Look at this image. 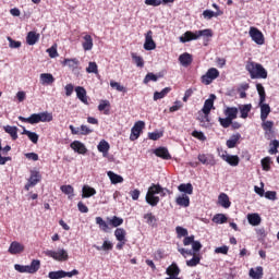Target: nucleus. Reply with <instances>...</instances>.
I'll use <instances>...</instances> for the list:
<instances>
[{"label":"nucleus","mask_w":279,"mask_h":279,"mask_svg":"<svg viewBox=\"0 0 279 279\" xmlns=\"http://www.w3.org/2000/svg\"><path fill=\"white\" fill-rule=\"evenodd\" d=\"M17 119L19 121H22V123H29L31 125H36V123H49L53 121V114L49 113L48 111H44L39 113H33L28 118L19 116Z\"/></svg>","instance_id":"nucleus-1"},{"label":"nucleus","mask_w":279,"mask_h":279,"mask_svg":"<svg viewBox=\"0 0 279 279\" xmlns=\"http://www.w3.org/2000/svg\"><path fill=\"white\" fill-rule=\"evenodd\" d=\"M256 90L259 95V108H260V121H267V117L271 113V107L269 105L265 104V99L267 95L265 94V87L263 84L257 83L256 84Z\"/></svg>","instance_id":"nucleus-2"},{"label":"nucleus","mask_w":279,"mask_h":279,"mask_svg":"<svg viewBox=\"0 0 279 279\" xmlns=\"http://www.w3.org/2000/svg\"><path fill=\"white\" fill-rule=\"evenodd\" d=\"M213 38V31L211 29H203V31H195L185 32L181 37H179L180 43H191V40H198V38Z\"/></svg>","instance_id":"nucleus-3"},{"label":"nucleus","mask_w":279,"mask_h":279,"mask_svg":"<svg viewBox=\"0 0 279 279\" xmlns=\"http://www.w3.org/2000/svg\"><path fill=\"white\" fill-rule=\"evenodd\" d=\"M245 69L250 73L251 80H267V70L260 63L248 62Z\"/></svg>","instance_id":"nucleus-4"},{"label":"nucleus","mask_w":279,"mask_h":279,"mask_svg":"<svg viewBox=\"0 0 279 279\" xmlns=\"http://www.w3.org/2000/svg\"><path fill=\"white\" fill-rule=\"evenodd\" d=\"M158 193H162V186L160 184H151L148 187V191L146 193V202L149 204V206H158L160 203V197L156 196Z\"/></svg>","instance_id":"nucleus-5"},{"label":"nucleus","mask_w":279,"mask_h":279,"mask_svg":"<svg viewBox=\"0 0 279 279\" xmlns=\"http://www.w3.org/2000/svg\"><path fill=\"white\" fill-rule=\"evenodd\" d=\"M15 271H19V274H36L38 269H40V260L39 259H33L31 265L23 266L21 264L14 265Z\"/></svg>","instance_id":"nucleus-6"},{"label":"nucleus","mask_w":279,"mask_h":279,"mask_svg":"<svg viewBox=\"0 0 279 279\" xmlns=\"http://www.w3.org/2000/svg\"><path fill=\"white\" fill-rule=\"evenodd\" d=\"M45 254L49 256V258H53V260H58L59 263H64L69 260V252L64 248H58L57 251L47 250Z\"/></svg>","instance_id":"nucleus-7"},{"label":"nucleus","mask_w":279,"mask_h":279,"mask_svg":"<svg viewBox=\"0 0 279 279\" xmlns=\"http://www.w3.org/2000/svg\"><path fill=\"white\" fill-rule=\"evenodd\" d=\"M248 36L256 45H265V35H263V32H260V29L251 26L248 31Z\"/></svg>","instance_id":"nucleus-8"},{"label":"nucleus","mask_w":279,"mask_h":279,"mask_svg":"<svg viewBox=\"0 0 279 279\" xmlns=\"http://www.w3.org/2000/svg\"><path fill=\"white\" fill-rule=\"evenodd\" d=\"M217 77H219V70H217V68H210L206 74L202 76V83L205 84V86H209Z\"/></svg>","instance_id":"nucleus-9"},{"label":"nucleus","mask_w":279,"mask_h":279,"mask_svg":"<svg viewBox=\"0 0 279 279\" xmlns=\"http://www.w3.org/2000/svg\"><path fill=\"white\" fill-rule=\"evenodd\" d=\"M145 130V121H137L131 129L130 141H137L138 136H141V132Z\"/></svg>","instance_id":"nucleus-10"},{"label":"nucleus","mask_w":279,"mask_h":279,"mask_svg":"<svg viewBox=\"0 0 279 279\" xmlns=\"http://www.w3.org/2000/svg\"><path fill=\"white\" fill-rule=\"evenodd\" d=\"M262 128L265 132V138L271 141L274 138V121L262 120Z\"/></svg>","instance_id":"nucleus-11"},{"label":"nucleus","mask_w":279,"mask_h":279,"mask_svg":"<svg viewBox=\"0 0 279 279\" xmlns=\"http://www.w3.org/2000/svg\"><path fill=\"white\" fill-rule=\"evenodd\" d=\"M145 51H154L156 49V41H154V32L148 31L145 35V43H144Z\"/></svg>","instance_id":"nucleus-12"},{"label":"nucleus","mask_w":279,"mask_h":279,"mask_svg":"<svg viewBox=\"0 0 279 279\" xmlns=\"http://www.w3.org/2000/svg\"><path fill=\"white\" fill-rule=\"evenodd\" d=\"M41 179H43V177L40 175V172L32 171L28 182L24 187L25 191H29V189H32V186H36V184H38V182H40Z\"/></svg>","instance_id":"nucleus-13"},{"label":"nucleus","mask_w":279,"mask_h":279,"mask_svg":"<svg viewBox=\"0 0 279 279\" xmlns=\"http://www.w3.org/2000/svg\"><path fill=\"white\" fill-rule=\"evenodd\" d=\"M8 252L13 256L16 254H23V252H25V245H23L21 242L13 241L11 242Z\"/></svg>","instance_id":"nucleus-14"},{"label":"nucleus","mask_w":279,"mask_h":279,"mask_svg":"<svg viewBox=\"0 0 279 279\" xmlns=\"http://www.w3.org/2000/svg\"><path fill=\"white\" fill-rule=\"evenodd\" d=\"M198 161L207 167H215L217 165V160H215L213 155L201 154L198 155Z\"/></svg>","instance_id":"nucleus-15"},{"label":"nucleus","mask_w":279,"mask_h":279,"mask_svg":"<svg viewBox=\"0 0 279 279\" xmlns=\"http://www.w3.org/2000/svg\"><path fill=\"white\" fill-rule=\"evenodd\" d=\"M215 99H217V96H215V94H211L209 98L205 100L202 108L203 114H210V110L215 108Z\"/></svg>","instance_id":"nucleus-16"},{"label":"nucleus","mask_w":279,"mask_h":279,"mask_svg":"<svg viewBox=\"0 0 279 279\" xmlns=\"http://www.w3.org/2000/svg\"><path fill=\"white\" fill-rule=\"evenodd\" d=\"M225 162H228L230 167H239V162H241V159L236 155H228V153H225L220 156Z\"/></svg>","instance_id":"nucleus-17"},{"label":"nucleus","mask_w":279,"mask_h":279,"mask_svg":"<svg viewBox=\"0 0 279 279\" xmlns=\"http://www.w3.org/2000/svg\"><path fill=\"white\" fill-rule=\"evenodd\" d=\"M11 150H12V146L10 145L1 147V141H0V165H5V162H10V160H12V157H2V156H8V153Z\"/></svg>","instance_id":"nucleus-18"},{"label":"nucleus","mask_w":279,"mask_h":279,"mask_svg":"<svg viewBox=\"0 0 279 279\" xmlns=\"http://www.w3.org/2000/svg\"><path fill=\"white\" fill-rule=\"evenodd\" d=\"M71 149H73L74 151H76V154H86V151H88V149L86 148V145H84V143L80 142V141H74L70 144Z\"/></svg>","instance_id":"nucleus-19"},{"label":"nucleus","mask_w":279,"mask_h":279,"mask_svg":"<svg viewBox=\"0 0 279 279\" xmlns=\"http://www.w3.org/2000/svg\"><path fill=\"white\" fill-rule=\"evenodd\" d=\"M39 81L43 86H49L53 84V82H56V78L51 73H41L39 76Z\"/></svg>","instance_id":"nucleus-20"},{"label":"nucleus","mask_w":279,"mask_h":279,"mask_svg":"<svg viewBox=\"0 0 279 279\" xmlns=\"http://www.w3.org/2000/svg\"><path fill=\"white\" fill-rule=\"evenodd\" d=\"M75 93H76L77 99H80L82 104L88 105V97L86 96V89L84 87L82 86L75 87Z\"/></svg>","instance_id":"nucleus-21"},{"label":"nucleus","mask_w":279,"mask_h":279,"mask_svg":"<svg viewBox=\"0 0 279 279\" xmlns=\"http://www.w3.org/2000/svg\"><path fill=\"white\" fill-rule=\"evenodd\" d=\"M218 204L222 208H230V206H232V203L230 202V197L226 193H221L218 196Z\"/></svg>","instance_id":"nucleus-22"},{"label":"nucleus","mask_w":279,"mask_h":279,"mask_svg":"<svg viewBox=\"0 0 279 279\" xmlns=\"http://www.w3.org/2000/svg\"><path fill=\"white\" fill-rule=\"evenodd\" d=\"M167 276H170V278H178L180 276V267H178V264L172 263L167 269H166Z\"/></svg>","instance_id":"nucleus-23"},{"label":"nucleus","mask_w":279,"mask_h":279,"mask_svg":"<svg viewBox=\"0 0 279 279\" xmlns=\"http://www.w3.org/2000/svg\"><path fill=\"white\" fill-rule=\"evenodd\" d=\"M38 40H40V34L32 31L28 32L27 36H26V43L29 46H34L36 45V43H38Z\"/></svg>","instance_id":"nucleus-24"},{"label":"nucleus","mask_w":279,"mask_h":279,"mask_svg":"<svg viewBox=\"0 0 279 279\" xmlns=\"http://www.w3.org/2000/svg\"><path fill=\"white\" fill-rule=\"evenodd\" d=\"M97 149L106 158L108 151H110V144L106 140H101L97 145Z\"/></svg>","instance_id":"nucleus-25"},{"label":"nucleus","mask_w":279,"mask_h":279,"mask_svg":"<svg viewBox=\"0 0 279 279\" xmlns=\"http://www.w3.org/2000/svg\"><path fill=\"white\" fill-rule=\"evenodd\" d=\"M178 206H182L183 208H189L191 206V198L186 194H182L175 199Z\"/></svg>","instance_id":"nucleus-26"},{"label":"nucleus","mask_w":279,"mask_h":279,"mask_svg":"<svg viewBox=\"0 0 279 279\" xmlns=\"http://www.w3.org/2000/svg\"><path fill=\"white\" fill-rule=\"evenodd\" d=\"M239 141H241V135L240 133H235L230 136V138L227 141V147L229 149H234L236 145H239Z\"/></svg>","instance_id":"nucleus-27"},{"label":"nucleus","mask_w":279,"mask_h":279,"mask_svg":"<svg viewBox=\"0 0 279 279\" xmlns=\"http://www.w3.org/2000/svg\"><path fill=\"white\" fill-rule=\"evenodd\" d=\"M3 130L7 134H9L12 141H16L19 138V128L12 125H4Z\"/></svg>","instance_id":"nucleus-28"},{"label":"nucleus","mask_w":279,"mask_h":279,"mask_svg":"<svg viewBox=\"0 0 279 279\" xmlns=\"http://www.w3.org/2000/svg\"><path fill=\"white\" fill-rule=\"evenodd\" d=\"M23 128V132L22 134H24L25 136L28 137V140L34 143V145H36L38 143V138H40V136L36 133V132H32L27 129H25V126H22Z\"/></svg>","instance_id":"nucleus-29"},{"label":"nucleus","mask_w":279,"mask_h":279,"mask_svg":"<svg viewBox=\"0 0 279 279\" xmlns=\"http://www.w3.org/2000/svg\"><path fill=\"white\" fill-rule=\"evenodd\" d=\"M179 62L182 66H189L193 62V56L189 52L182 53L179 57Z\"/></svg>","instance_id":"nucleus-30"},{"label":"nucleus","mask_w":279,"mask_h":279,"mask_svg":"<svg viewBox=\"0 0 279 279\" xmlns=\"http://www.w3.org/2000/svg\"><path fill=\"white\" fill-rule=\"evenodd\" d=\"M83 43H82V47L84 49V51H92L93 50V37L88 34H86L83 37Z\"/></svg>","instance_id":"nucleus-31"},{"label":"nucleus","mask_w":279,"mask_h":279,"mask_svg":"<svg viewBox=\"0 0 279 279\" xmlns=\"http://www.w3.org/2000/svg\"><path fill=\"white\" fill-rule=\"evenodd\" d=\"M155 155L158 156V158H162L163 160H171V155L169 154V149L165 147H159L155 150Z\"/></svg>","instance_id":"nucleus-32"},{"label":"nucleus","mask_w":279,"mask_h":279,"mask_svg":"<svg viewBox=\"0 0 279 279\" xmlns=\"http://www.w3.org/2000/svg\"><path fill=\"white\" fill-rule=\"evenodd\" d=\"M82 193L83 199L93 197V195H97V191L95 190V187H90L89 185H84L82 189Z\"/></svg>","instance_id":"nucleus-33"},{"label":"nucleus","mask_w":279,"mask_h":279,"mask_svg":"<svg viewBox=\"0 0 279 279\" xmlns=\"http://www.w3.org/2000/svg\"><path fill=\"white\" fill-rule=\"evenodd\" d=\"M107 175H108L111 184H122V182H123V178L121 177V174H117L113 171H108Z\"/></svg>","instance_id":"nucleus-34"},{"label":"nucleus","mask_w":279,"mask_h":279,"mask_svg":"<svg viewBox=\"0 0 279 279\" xmlns=\"http://www.w3.org/2000/svg\"><path fill=\"white\" fill-rule=\"evenodd\" d=\"M238 114H239V109L236 107H227L225 110V116L229 118L231 121H234Z\"/></svg>","instance_id":"nucleus-35"},{"label":"nucleus","mask_w":279,"mask_h":279,"mask_svg":"<svg viewBox=\"0 0 279 279\" xmlns=\"http://www.w3.org/2000/svg\"><path fill=\"white\" fill-rule=\"evenodd\" d=\"M239 110L241 119H247L250 112H252V104L241 105Z\"/></svg>","instance_id":"nucleus-36"},{"label":"nucleus","mask_w":279,"mask_h":279,"mask_svg":"<svg viewBox=\"0 0 279 279\" xmlns=\"http://www.w3.org/2000/svg\"><path fill=\"white\" fill-rule=\"evenodd\" d=\"M178 191H180V193H185V195H193V184H191V183H181L178 186Z\"/></svg>","instance_id":"nucleus-37"},{"label":"nucleus","mask_w":279,"mask_h":279,"mask_svg":"<svg viewBox=\"0 0 279 279\" xmlns=\"http://www.w3.org/2000/svg\"><path fill=\"white\" fill-rule=\"evenodd\" d=\"M171 93V87H166L161 92L154 93V101H158V99H165L167 95Z\"/></svg>","instance_id":"nucleus-38"},{"label":"nucleus","mask_w":279,"mask_h":279,"mask_svg":"<svg viewBox=\"0 0 279 279\" xmlns=\"http://www.w3.org/2000/svg\"><path fill=\"white\" fill-rule=\"evenodd\" d=\"M247 221L251 226H260V216L258 214H248Z\"/></svg>","instance_id":"nucleus-39"},{"label":"nucleus","mask_w":279,"mask_h":279,"mask_svg":"<svg viewBox=\"0 0 279 279\" xmlns=\"http://www.w3.org/2000/svg\"><path fill=\"white\" fill-rule=\"evenodd\" d=\"M248 276L253 279H260L263 278V267L258 266L256 269L251 268Z\"/></svg>","instance_id":"nucleus-40"},{"label":"nucleus","mask_w":279,"mask_h":279,"mask_svg":"<svg viewBox=\"0 0 279 279\" xmlns=\"http://www.w3.org/2000/svg\"><path fill=\"white\" fill-rule=\"evenodd\" d=\"M94 247H95L98 252H101V251H102V252H110V251L112 250V247H113V244H112V242L106 240V241H104V243H102L101 246L95 245Z\"/></svg>","instance_id":"nucleus-41"},{"label":"nucleus","mask_w":279,"mask_h":279,"mask_svg":"<svg viewBox=\"0 0 279 279\" xmlns=\"http://www.w3.org/2000/svg\"><path fill=\"white\" fill-rule=\"evenodd\" d=\"M63 66H69V69H77L80 65V60L77 59H64L62 62Z\"/></svg>","instance_id":"nucleus-42"},{"label":"nucleus","mask_w":279,"mask_h":279,"mask_svg":"<svg viewBox=\"0 0 279 279\" xmlns=\"http://www.w3.org/2000/svg\"><path fill=\"white\" fill-rule=\"evenodd\" d=\"M126 234H128V232L123 228H118L114 231V236H116L117 241H128L125 239Z\"/></svg>","instance_id":"nucleus-43"},{"label":"nucleus","mask_w":279,"mask_h":279,"mask_svg":"<svg viewBox=\"0 0 279 279\" xmlns=\"http://www.w3.org/2000/svg\"><path fill=\"white\" fill-rule=\"evenodd\" d=\"M60 189L64 195H69V199H73V197H75V190L71 185H62Z\"/></svg>","instance_id":"nucleus-44"},{"label":"nucleus","mask_w":279,"mask_h":279,"mask_svg":"<svg viewBox=\"0 0 279 279\" xmlns=\"http://www.w3.org/2000/svg\"><path fill=\"white\" fill-rule=\"evenodd\" d=\"M221 14H223V12H221V11L214 12L211 10H205L203 12V16L207 21H210V19H214V16H221Z\"/></svg>","instance_id":"nucleus-45"},{"label":"nucleus","mask_w":279,"mask_h":279,"mask_svg":"<svg viewBox=\"0 0 279 279\" xmlns=\"http://www.w3.org/2000/svg\"><path fill=\"white\" fill-rule=\"evenodd\" d=\"M96 223L99 226V229L102 230V232H108V222H106L104 218L96 217Z\"/></svg>","instance_id":"nucleus-46"},{"label":"nucleus","mask_w":279,"mask_h":279,"mask_svg":"<svg viewBox=\"0 0 279 279\" xmlns=\"http://www.w3.org/2000/svg\"><path fill=\"white\" fill-rule=\"evenodd\" d=\"M110 86L111 88H114L116 90H118V93H128V89L125 88V86L121 85V83L119 82L110 81Z\"/></svg>","instance_id":"nucleus-47"},{"label":"nucleus","mask_w":279,"mask_h":279,"mask_svg":"<svg viewBox=\"0 0 279 279\" xmlns=\"http://www.w3.org/2000/svg\"><path fill=\"white\" fill-rule=\"evenodd\" d=\"M209 114L204 113L198 118V121L202 125V128H209L210 126V118L208 117Z\"/></svg>","instance_id":"nucleus-48"},{"label":"nucleus","mask_w":279,"mask_h":279,"mask_svg":"<svg viewBox=\"0 0 279 279\" xmlns=\"http://www.w3.org/2000/svg\"><path fill=\"white\" fill-rule=\"evenodd\" d=\"M214 223H218V225H222L226 223V221H228V217H226V215L223 214H216L213 218Z\"/></svg>","instance_id":"nucleus-49"},{"label":"nucleus","mask_w":279,"mask_h":279,"mask_svg":"<svg viewBox=\"0 0 279 279\" xmlns=\"http://www.w3.org/2000/svg\"><path fill=\"white\" fill-rule=\"evenodd\" d=\"M107 108H110V101L101 100L100 104L98 105L99 112H104L105 110V114H110V111L106 110Z\"/></svg>","instance_id":"nucleus-50"},{"label":"nucleus","mask_w":279,"mask_h":279,"mask_svg":"<svg viewBox=\"0 0 279 279\" xmlns=\"http://www.w3.org/2000/svg\"><path fill=\"white\" fill-rule=\"evenodd\" d=\"M110 226H112L113 228H119V226H123V218L113 216L110 220H109Z\"/></svg>","instance_id":"nucleus-51"},{"label":"nucleus","mask_w":279,"mask_h":279,"mask_svg":"<svg viewBox=\"0 0 279 279\" xmlns=\"http://www.w3.org/2000/svg\"><path fill=\"white\" fill-rule=\"evenodd\" d=\"M131 57H132V60H134L136 66H138L141 69H142V66H145V61L143 60V57L137 56L134 52L131 54Z\"/></svg>","instance_id":"nucleus-52"},{"label":"nucleus","mask_w":279,"mask_h":279,"mask_svg":"<svg viewBox=\"0 0 279 279\" xmlns=\"http://www.w3.org/2000/svg\"><path fill=\"white\" fill-rule=\"evenodd\" d=\"M86 73H95V75H97V73H99L97 63L90 61V62L88 63V66L86 68Z\"/></svg>","instance_id":"nucleus-53"},{"label":"nucleus","mask_w":279,"mask_h":279,"mask_svg":"<svg viewBox=\"0 0 279 279\" xmlns=\"http://www.w3.org/2000/svg\"><path fill=\"white\" fill-rule=\"evenodd\" d=\"M48 278H50V279H61V278H64V270L50 271L48 274Z\"/></svg>","instance_id":"nucleus-54"},{"label":"nucleus","mask_w":279,"mask_h":279,"mask_svg":"<svg viewBox=\"0 0 279 279\" xmlns=\"http://www.w3.org/2000/svg\"><path fill=\"white\" fill-rule=\"evenodd\" d=\"M271 158L265 157L262 159V167L264 171H269L271 169Z\"/></svg>","instance_id":"nucleus-55"},{"label":"nucleus","mask_w":279,"mask_h":279,"mask_svg":"<svg viewBox=\"0 0 279 279\" xmlns=\"http://www.w3.org/2000/svg\"><path fill=\"white\" fill-rule=\"evenodd\" d=\"M175 232L178 234V239H182V236H189V230L183 227H177Z\"/></svg>","instance_id":"nucleus-56"},{"label":"nucleus","mask_w":279,"mask_h":279,"mask_svg":"<svg viewBox=\"0 0 279 279\" xmlns=\"http://www.w3.org/2000/svg\"><path fill=\"white\" fill-rule=\"evenodd\" d=\"M78 130L82 136H88V134H93V130L85 124L81 125Z\"/></svg>","instance_id":"nucleus-57"},{"label":"nucleus","mask_w":279,"mask_h":279,"mask_svg":"<svg viewBox=\"0 0 279 279\" xmlns=\"http://www.w3.org/2000/svg\"><path fill=\"white\" fill-rule=\"evenodd\" d=\"M144 219H146V223H148V226H154L156 223V216L151 213L145 214Z\"/></svg>","instance_id":"nucleus-58"},{"label":"nucleus","mask_w":279,"mask_h":279,"mask_svg":"<svg viewBox=\"0 0 279 279\" xmlns=\"http://www.w3.org/2000/svg\"><path fill=\"white\" fill-rule=\"evenodd\" d=\"M264 196L266 199H270V202H276V199H278V194L276 191H267L265 192Z\"/></svg>","instance_id":"nucleus-59"},{"label":"nucleus","mask_w":279,"mask_h":279,"mask_svg":"<svg viewBox=\"0 0 279 279\" xmlns=\"http://www.w3.org/2000/svg\"><path fill=\"white\" fill-rule=\"evenodd\" d=\"M7 40L9 41L10 49L21 48V41H16V40L12 39V37H7Z\"/></svg>","instance_id":"nucleus-60"},{"label":"nucleus","mask_w":279,"mask_h":279,"mask_svg":"<svg viewBox=\"0 0 279 279\" xmlns=\"http://www.w3.org/2000/svg\"><path fill=\"white\" fill-rule=\"evenodd\" d=\"M278 147H279V141L275 140L272 142H270V148L268 150L269 154L274 155L278 151Z\"/></svg>","instance_id":"nucleus-61"},{"label":"nucleus","mask_w":279,"mask_h":279,"mask_svg":"<svg viewBox=\"0 0 279 279\" xmlns=\"http://www.w3.org/2000/svg\"><path fill=\"white\" fill-rule=\"evenodd\" d=\"M218 121L222 128H228L229 125H232V120H230V118L228 117L219 118Z\"/></svg>","instance_id":"nucleus-62"},{"label":"nucleus","mask_w":279,"mask_h":279,"mask_svg":"<svg viewBox=\"0 0 279 279\" xmlns=\"http://www.w3.org/2000/svg\"><path fill=\"white\" fill-rule=\"evenodd\" d=\"M199 260H201L199 257L194 256L193 258L186 262V265L187 267H197V265H199Z\"/></svg>","instance_id":"nucleus-63"},{"label":"nucleus","mask_w":279,"mask_h":279,"mask_svg":"<svg viewBox=\"0 0 279 279\" xmlns=\"http://www.w3.org/2000/svg\"><path fill=\"white\" fill-rule=\"evenodd\" d=\"M192 136H194V138H197L198 141H206V135L202 131H193Z\"/></svg>","instance_id":"nucleus-64"}]
</instances>
